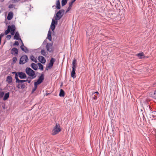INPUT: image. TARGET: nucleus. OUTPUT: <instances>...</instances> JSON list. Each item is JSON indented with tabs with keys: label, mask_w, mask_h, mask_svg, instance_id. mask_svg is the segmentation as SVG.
Returning a JSON list of instances; mask_svg holds the SVG:
<instances>
[{
	"label": "nucleus",
	"mask_w": 156,
	"mask_h": 156,
	"mask_svg": "<svg viewBox=\"0 0 156 156\" xmlns=\"http://www.w3.org/2000/svg\"><path fill=\"white\" fill-rule=\"evenodd\" d=\"M44 79V76L43 74H41L39 77L37 81L34 82V87L33 88L32 92L35 91L37 88V85L42 83Z\"/></svg>",
	"instance_id": "nucleus-1"
},
{
	"label": "nucleus",
	"mask_w": 156,
	"mask_h": 156,
	"mask_svg": "<svg viewBox=\"0 0 156 156\" xmlns=\"http://www.w3.org/2000/svg\"><path fill=\"white\" fill-rule=\"evenodd\" d=\"M15 30L16 27L14 25H9L8 27L7 30L5 31V34L7 35L10 32L11 34L13 35L15 34Z\"/></svg>",
	"instance_id": "nucleus-2"
},
{
	"label": "nucleus",
	"mask_w": 156,
	"mask_h": 156,
	"mask_svg": "<svg viewBox=\"0 0 156 156\" xmlns=\"http://www.w3.org/2000/svg\"><path fill=\"white\" fill-rule=\"evenodd\" d=\"M27 74L30 76L32 77V79L35 78L36 77L35 72L30 68H27L26 69Z\"/></svg>",
	"instance_id": "nucleus-3"
},
{
	"label": "nucleus",
	"mask_w": 156,
	"mask_h": 156,
	"mask_svg": "<svg viewBox=\"0 0 156 156\" xmlns=\"http://www.w3.org/2000/svg\"><path fill=\"white\" fill-rule=\"evenodd\" d=\"M61 130L59 125L56 124L52 130V134L53 135H55L59 133Z\"/></svg>",
	"instance_id": "nucleus-4"
},
{
	"label": "nucleus",
	"mask_w": 156,
	"mask_h": 156,
	"mask_svg": "<svg viewBox=\"0 0 156 156\" xmlns=\"http://www.w3.org/2000/svg\"><path fill=\"white\" fill-rule=\"evenodd\" d=\"M55 61V58L52 57L50 60L49 64L46 66V69L48 70L51 69L53 67L54 63Z\"/></svg>",
	"instance_id": "nucleus-5"
},
{
	"label": "nucleus",
	"mask_w": 156,
	"mask_h": 156,
	"mask_svg": "<svg viewBox=\"0 0 156 156\" xmlns=\"http://www.w3.org/2000/svg\"><path fill=\"white\" fill-rule=\"evenodd\" d=\"M28 60L27 56L26 55L22 56L20 59L19 63L23 64L26 63Z\"/></svg>",
	"instance_id": "nucleus-6"
},
{
	"label": "nucleus",
	"mask_w": 156,
	"mask_h": 156,
	"mask_svg": "<svg viewBox=\"0 0 156 156\" xmlns=\"http://www.w3.org/2000/svg\"><path fill=\"white\" fill-rule=\"evenodd\" d=\"M65 10L63 9H61L59 11L56 13L55 16L56 20H59L62 17V16L61 15L62 12H64Z\"/></svg>",
	"instance_id": "nucleus-7"
},
{
	"label": "nucleus",
	"mask_w": 156,
	"mask_h": 156,
	"mask_svg": "<svg viewBox=\"0 0 156 156\" xmlns=\"http://www.w3.org/2000/svg\"><path fill=\"white\" fill-rule=\"evenodd\" d=\"M16 74L17 75V76H19L21 79H24L26 77V75L25 73L22 72H16Z\"/></svg>",
	"instance_id": "nucleus-8"
},
{
	"label": "nucleus",
	"mask_w": 156,
	"mask_h": 156,
	"mask_svg": "<svg viewBox=\"0 0 156 156\" xmlns=\"http://www.w3.org/2000/svg\"><path fill=\"white\" fill-rule=\"evenodd\" d=\"M46 48L47 51L51 52L53 51L52 44L50 43H47L46 46Z\"/></svg>",
	"instance_id": "nucleus-9"
},
{
	"label": "nucleus",
	"mask_w": 156,
	"mask_h": 156,
	"mask_svg": "<svg viewBox=\"0 0 156 156\" xmlns=\"http://www.w3.org/2000/svg\"><path fill=\"white\" fill-rule=\"evenodd\" d=\"M38 60L42 64H44L46 62L45 59L43 56H39L38 57Z\"/></svg>",
	"instance_id": "nucleus-10"
},
{
	"label": "nucleus",
	"mask_w": 156,
	"mask_h": 156,
	"mask_svg": "<svg viewBox=\"0 0 156 156\" xmlns=\"http://www.w3.org/2000/svg\"><path fill=\"white\" fill-rule=\"evenodd\" d=\"M15 78L16 79V82L17 83H24V82H26V80H20L19 79L18 77L17 76L16 74H15Z\"/></svg>",
	"instance_id": "nucleus-11"
},
{
	"label": "nucleus",
	"mask_w": 156,
	"mask_h": 156,
	"mask_svg": "<svg viewBox=\"0 0 156 156\" xmlns=\"http://www.w3.org/2000/svg\"><path fill=\"white\" fill-rule=\"evenodd\" d=\"M72 70L71 72V76L73 78H75L76 77V73H75V71H76V68H72Z\"/></svg>",
	"instance_id": "nucleus-12"
},
{
	"label": "nucleus",
	"mask_w": 156,
	"mask_h": 156,
	"mask_svg": "<svg viewBox=\"0 0 156 156\" xmlns=\"http://www.w3.org/2000/svg\"><path fill=\"white\" fill-rule=\"evenodd\" d=\"M14 39H16L18 40H20L22 43V41L21 39L19 37V34L18 32H16L14 36Z\"/></svg>",
	"instance_id": "nucleus-13"
},
{
	"label": "nucleus",
	"mask_w": 156,
	"mask_h": 156,
	"mask_svg": "<svg viewBox=\"0 0 156 156\" xmlns=\"http://www.w3.org/2000/svg\"><path fill=\"white\" fill-rule=\"evenodd\" d=\"M22 45H21L20 47V48L21 49V50L24 51L25 52H28V50L27 48L25 46H24L23 44V42H22Z\"/></svg>",
	"instance_id": "nucleus-14"
},
{
	"label": "nucleus",
	"mask_w": 156,
	"mask_h": 156,
	"mask_svg": "<svg viewBox=\"0 0 156 156\" xmlns=\"http://www.w3.org/2000/svg\"><path fill=\"white\" fill-rule=\"evenodd\" d=\"M99 94L98 92H93L92 93V97L93 99L96 100L97 98V96L96 95V94L98 95Z\"/></svg>",
	"instance_id": "nucleus-15"
},
{
	"label": "nucleus",
	"mask_w": 156,
	"mask_h": 156,
	"mask_svg": "<svg viewBox=\"0 0 156 156\" xmlns=\"http://www.w3.org/2000/svg\"><path fill=\"white\" fill-rule=\"evenodd\" d=\"M11 53L12 54L17 55L18 53V49L16 48H14L12 49Z\"/></svg>",
	"instance_id": "nucleus-16"
},
{
	"label": "nucleus",
	"mask_w": 156,
	"mask_h": 156,
	"mask_svg": "<svg viewBox=\"0 0 156 156\" xmlns=\"http://www.w3.org/2000/svg\"><path fill=\"white\" fill-rule=\"evenodd\" d=\"M13 13L12 12H9L8 15L7 19L8 20H10L13 16Z\"/></svg>",
	"instance_id": "nucleus-17"
},
{
	"label": "nucleus",
	"mask_w": 156,
	"mask_h": 156,
	"mask_svg": "<svg viewBox=\"0 0 156 156\" xmlns=\"http://www.w3.org/2000/svg\"><path fill=\"white\" fill-rule=\"evenodd\" d=\"M137 55L140 59L144 58L145 57L143 52L138 53Z\"/></svg>",
	"instance_id": "nucleus-18"
},
{
	"label": "nucleus",
	"mask_w": 156,
	"mask_h": 156,
	"mask_svg": "<svg viewBox=\"0 0 156 156\" xmlns=\"http://www.w3.org/2000/svg\"><path fill=\"white\" fill-rule=\"evenodd\" d=\"M6 81L9 84H10L12 83V78L10 76H8L7 77Z\"/></svg>",
	"instance_id": "nucleus-19"
},
{
	"label": "nucleus",
	"mask_w": 156,
	"mask_h": 156,
	"mask_svg": "<svg viewBox=\"0 0 156 156\" xmlns=\"http://www.w3.org/2000/svg\"><path fill=\"white\" fill-rule=\"evenodd\" d=\"M9 93L8 92L5 94L3 99L5 101L7 100L8 98L9 97Z\"/></svg>",
	"instance_id": "nucleus-20"
},
{
	"label": "nucleus",
	"mask_w": 156,
	"mask_h": 156,
	"mask_svg": "<svg viewBox=\"0 0 156 156\" xmlns=\"http://www.w3.org/2000/svg\"><path fill=\"white\" fill-rule=\"evenodd\" d=\"M31 67L34 70H37L38 66L35 63H32L31 64Z\"/></svg>",
	"instance_id": "nucleus-21"
},
{
	"label": "nucleus",
	"mask_w": 156,
	"mask_h": 156,
	"mask_svg": "<svg viewBox=\"0 0 156 156\" xmlns=\"http://www.w3.org/2000/svg\"><path fill=\"white\" fill-rule=\"evenodd\" d=\"M65 95V92L62 89H61L60 90L59 96L61 97H63Z\"/></svg>",
	"instance_id": "nucleus-22"
},
{
	"label": "nucleus",
	"mask_w": 156,
	"mask_h": 156,
	"mask_svg": "<svg viewBox=\"0 0 156 156\" xmlns=\"http://www.w3.org/2000/svg\"><path fill=\"white\" fill-rule=\"evenodd\" d=\"M41 53L42 55L45 57H46L48 55L47 52H46L45 50L44 49L41 50Z\"/></svg>",
	"instance_id": "nucleus-23"
},
{
	"label": "nucleus",
	"mask_w": 156,
	"mask_h": 156,
	"mask_svg": "<svg viewBox=\"0 0 156 156\" xmlns=\"http://www.w3.org/2000/svg\"><path fill=\"white\" fill-rule=\"evenodd\" d=\"M30 59L33 61L36 62H37V60L36 58H35L33 55H31L30 56Z\"/></svg>",
	"instance_id": "nucleus-24"
},
{
	"label": "nucleus",
	"mask_w": 156,
	"mask_h": 156,
	"mask_svg": "<svg viewBox=\"0 0 156 156\" xmlns=\"http://www.w3.org/2000/svg\"><path fill=\"white\" fill-rule=\"evenodd\" d=\"M56 8L58 9H60V2L59 0L57 1L56 2Z\"/></svg>",
	"instance_id": "nucleus-25"
},
{
	"label": "nucleus",
	"mask_w": 156,
	"mask_h": 156,
	"mask_svg": "<svg viewBox=\"0 0 156 156\" xmlns=\"http://www.w3.org/2000/svg\"><path fill=\"white\" fill-rule=\"evenodd\" d=\"M76 68V60H73L72 62V68Z\"/></svg>",
	"instance_id": "nucleus-26"
},
{
	"label": "nucleus",
	"mask_w": 156,
	"mask_h": 156,
	"mask_svg": "<svg viewBox=\"0 0 156 156\" xmlns=\"http://www.w3.org/2000/svg\"><path fill=\"white\" fill-rule=\"evenodd\" d=\"M38 65L39 67V69H40L41 70H42L43 69V66L40 63H38Z\"/></svg>",
	"instance_id": "nucleus-27"
},
{
	"label": "nucleus",
	"mask_w": 156,
	"mask_h": 156,
	"mask_svg": "<svg viewBox=\"0 0 156 156\" xmlns=\"http://www.w3.org/2000/svg\"><path fill=\"white\" fill-rule=\"evenodd\" d=\"M67 0H62V6L65 5L66 4Z\"/></svg>",
	"instance_id": "nucleus-28"
},
{
	"label": "nucleus",
	"mask_w": 156,
	"mask_h": 156,
	"mask_svg": "<svg viewBox=\"0 0 156 156\" xmlns=\"http://www.w3.org/2000/svg\"><path fill=\"white\" fill-rule=\"evenodd\" d=\"M57 21L53 19L52 20V22L51 24L55 25L57 24Z\"/></svg>",
	"instance_id": "nucleus-29"
},
{
	"label": "nucleus",
	"mask_w": 156,
	"mask_h": 156,
	"mask_svg": "<svg viewBox=\"0 0 156 156\" xmlns=\"http://www.w3.org/2000/svg\"><path fill=\"white\" fill-rule=\"evenodd\" d=\"M55 27V25L51 24L50 28L53 31L54 30Z\"/></svg>",
	"instance_id": "nucleus-30"
},
{
	"label": "nucleus",
	"mask_w": 156,
	"mask_h": 156,
	"mask_svg": "<svg viewBox=\"0 0 156 156\" xmlns=\"http://www.w3.org/2000/svg\"><path fill=\"white\" fill-rule=\"evenodd\" d=\"M4 94V93L3 91H0V97L2 98L3 97Z\"/></svg>",
	"instance_id": "nucleus-31"
},
{
	"label": "nucleus",
	"mask_w": 156,
	"mask_h": 156,
	"mask_svg": "<svg viewBox=\"0 0 156 156\" xmlns=\"http://www.w3.org/2000/svg\"><path fill=\"white\" fill-rule=\"evenodd\" d=\"M31 78H30L28 77L27 80H26V82H27L28 83H30L31 82Z\"/></svg>",
	"instance_id": "nucleus-32"
},
{
	"label": "nucleus",
	"mask_w": 156,
	"mask_h": 156,
	"mask_svg": "<svg viewBox=\"0 0 156 156\" xmlns=\"http://www.w3.org/2000/svg\"><path fill=\"white\" fill-rule=\"evenodd\" d=\"M74 2H73L72 1H71L70 2H69V6L70 7H72V5H73V3Z\"/></svg>",
	"instance_id": "nucleus-33"
},
{
	"label": "nucleus",
	"mask_w": 156,
	"mask_h": 156,
	"mask_svg": "<svg viewBox=\"0 0 156 156\" xmlns=\"http://www.w3.org/2000/svg\"><path fill=\"white\" fill-rule=\"evenodd\" d=\"M14 5L13 4H10V5L9 6V8L11 9L12 8L14 7Z\"/></svg>",
	"instance_id": "nucleus-34"
},
{
	"label": "nucleus",
	"mask_w": 156,
	"mask_h": 156,
	"mask_svg": "<svg viewBox=\"0 0 156 156\" xmlns=\"http://www.w3.org/2000/svg\"><path fill=\"white\" fill-rule=\"evenodd\" d=\"M71 7L69 6L66 11V13H67L71 9Z\"/></svg>",
	"instance_id": "nucleus-35"
},
{
	"label": "nucleus",
	"mask_w": 156,
	"mask_h": 156,
	"mask_svg": "<svg viewBox=\"0 0 156 156\" xmlns=\"http://www.w3.org/2000/svg\"><path fill=\"white\" fill-rule=\"evenodd\" d=\"M47 38L50 41L51 39V36L48 35Z\"/></svg>",
	"instance_id": "nucleus-36"
},
{
	"label": "nucleus",
	"mask_w": 156,
	"mask_h": 156,
	"mask_svg": "<svg viewBox=\"0 0 156 156\" xmlns=\"http://www.w3.org/2000/svg\"><path fill=\"white\" fill-rule=\"evenodd\" d=\"M11 37V36L10 35H7L6 36V38L7 39L9 40Z\"/></svg>",
	"instance_id": "nucleus-37"
},
{
	"label": "nucleus",
	"mask_w": 156,
	"mask_h": 156,
	"mask_svg": "<svg viewBox=\"0 0 156 156\" xmlns=\"http://www.w3.org/2000/svg\"><path fill=\"white\" fill-rule=\"evenodd\" d=\"M14 45H19V42L17 41H16L15 43L13 44Z\"/></svg>",
	"instance_id": "nucleus-38"
},
{
	"label": "nucleus",
	"mask_w": 156,
	"mask_h": 156,
	"mask_svg": "<svg viewBox=\"0 0 156 156\" xmlns=\"http://www.w3.org/2000/svg\"><path fill=\"white\" fill-rule=\"evenodd\" d=\"M51 32L50 31V30H49L48 32V35L51 36Z\"/></svg>",
	"instance_id": "nucleus-39"
},
{
	"label": "nucleus",
	"mask_w": 156,
	"mask_h": 156,
	"mask_svg": "<svg viewBox=\"0 0 156 156\" xmlns=\"http://www.w3.org/2000/svg\"><path fill=\"white\" fill-rule=\"evenodd\" d=\"M4 34H1L0 35V38H2L4 36Z\"/></svg>",
	"instance_id": "nucleus-40"
},
{
	"label": "nucleus",
	"mask_w": 156,
	"mask_h": 156,
	"mask_svg": "<svg viewBox=\"0 0 156 156\" xmlns=\"http://www.w3.org/2000/svg\"><path fill=\"white\" fill-rule=\"evenodd\" d=\"M16 60V58H13V61H15Z\"/></svg>",
	"instance_id": "nucleus-41"
},
{
	"label": "nucleus",
	"mask_w": 156,
	"mask_h": 156,
	"mask_svg": "<svg viewBox=\"0 0 156 156\" xmlns=\"http://www.w3.org/2000/svg\"><path fill=\"white\" fill-rule=\"evenodd\" d=\"M14 1L16 2H18L20 0H13Z\"/></svg>",
	"instance_id": "nucleus-42"
},
{
	"label": "nucleus",
	"mask_w": 156,
	"mask_h": 156,
	"mask_svg": "<svg viewBox=\"0 0 156 156\" xmlns=\"http://www.w3.org/2000/svg\"><path fill=\"white\" fill-rule=\"evenodd\" d=\"M76 1V0H71V1L73 2H74Z\"/></svg>",
	"instance_id": "nucleus-43"
},
{
	"label": "nucleus",
	"mask_w": 156,
	"mask_h": 156,
	"mask_svg": "<svg viewBox=\"0 0 156 156\" xmlns=\"http://www.w3.org/2000/svg\"><path fill=\"white\" fill-rule=\"evenodd\" d=\"M45 42H46V41H45H45H44V42H43V43H44H44H45Z\"/></svg>",
	"instance_id": "nucleus-44"
},
{
	"label": "nucleus",
	"mask_w": 156,
	"mask_h": 156,
	"mask_svg": "<svg viewBox=\"0 0 156 156\" xmlns=\"http://www.w3.org/2000/svg\"><path fill=\"white\" fill-rule=\"evenodd\" d=\"M1 39L2 38H0V43H1Z\"/></svg>",
	"instance_id": "nucleus-45"
},
{
	"label": "nucleus",
	"mask_w": 156,
	"mask_h": 156,
	"mask_svg": "<svg viewBox=\"0 0 156 156\" xmlns=\"http://www.w3.org/2000/svg\"><path fill=\"white\" fill-rule=\"evenodd\" d=\"M18 87H19L18 86H17Z\"/></svg>",
	"instance_id": "nucleus-46"
},
{
	"label": "nucleus",
	"mask_w": 156,
	"mask_h": 156,
	"mask_svg": "<svg viewBox=\"0 0 156 156\" xmlns=\"http://www.w3.org/2000/svg\"><path fill=\"white\" fill-rule=\"evenodd\" d=\"M155 112H156V111H155Z\"/></svg>",
	"instance_id": "nucleus-47"
}]
</instances>
